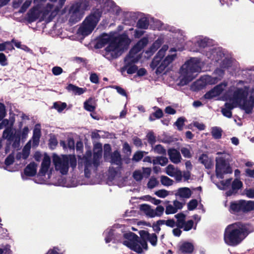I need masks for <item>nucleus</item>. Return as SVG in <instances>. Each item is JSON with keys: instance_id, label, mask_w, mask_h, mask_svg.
Segmentation results:
<instances>
[{"instance_id": "obj_1", "label": "nucleus", "mask_w": 254, "mask_h": 254, "mask_svg": "<svg viewBox=\"0 0 254 254\" xmlns=\"http://www.w3.org/2000/svg\"><path fill=\"white\" fill-rule=\"evenodd\" d=\"M247 225L235 223L229 225L224 234L225 243L229 246L235 247L240 244L251 232Z\"/></svg>"}, {"instance_id": "obj_2", "label": "nucleus", "mask_w": 254, "mask_h": 254, "mask_svg": "<svg viewBox=\"0 0 254 254\" xmlns=\"http://www.w3.org/2000/svg\"><path fill=\"white\" fill-rule=\"evenodd\" d=\"M130 42L127 34H121L112 38L108 46L102 51V55L109 61L117 59L127 50Z\"/></svg>"}, {"instance_id": "obj_3", "label": "nucleus", "mask_w": 254, "mask_h": 254, "mask_svg": "<svg viewBox=\"0 0 254 254\" xmlns=\"http://www.w3.org/2000/svg\"><path fill=\"white\" fill-rule=\"evenodd\" d=\"M166 50L160 49L153 59L150 66L152 69L156 68L155 72L157 75L163 73L165 68L175 60L176 54L168 55L162 61L165 56Z\"/></svg>"}, {"instance_id": "obj_4", "label": "nucleus", "mask_w": 254, "mask_h": 254, "mask_svg": "<svg viewBox=\"0 0 254 254\" xmlns=\"http://www.w3.org/2000/svg\"><path fill=\"white\" fill-rule=\"evenodd\" d=\"M53 161L56 169L59 170L63 175H66L68 173L69 164L73 169L76 168L77 165L76 158L74 155H64L61 158L55 154L53 156Z\"/></svg>"}, {"instance_id": "obj_5", "label": "nucleus", "mask_w": 254, "mask_h": 254, "mask_svg": "<svg viewBox=\"0 0 254 254\" xmlns=\"http://www.w3.org/2000/svg\"><path fill=\"white\" fill-rule=\"evenodd\" d=\"M199 64L198 60L195 58H191L187 61L181 66V72L184 74V78L182 80V82H184L185 84H187L194 79V77L192 75V74L198 72L200 70Z\"/></svg>"}, {"instance_id": "obj_6", "label": "nucleus", "mask_w": 254, "mask_h": 254, "mask_svg": "<svg viewBox=\"0 0 254 254\" xmlns=\"http://www.w3.org/2000/svg\"><path fill=\"white\" fill-rule=\"evenodd\" d=\"M102 15V12L99 9L89 15L83 22L81 28V32L83 35L90 34L96 27Z\"/></svg>"}, {"instance_id": "obj_7", "label": "nucleus", "mask_w": 254, "mask_h": 254, "mask_svg": "<svg viewBox=\"0 0 254 254\" xmlns=\"http://www.w3.org/2000/svg\"><path fill=\"white\" fill-rule=\"evenodd\" d=\"M233 170L224 157L216 158L215 173L217 178L223 179L224 175L232 174Z\"/></svg>"}, {"instance_id": "obj_8", "label": "nucleus", "mask_w": 254, "mask_h": 254, "mask_svg": "<svg viewBox=\"0 0 254 254\" xmlns=\"http://www.w3.org/2000/svg\"><path fill=\"white\" fill-rule=\"evenodd\" d=\"M20 136L21 131H17L14 133L10 127H7L4 130L2 133V137L7 140V142H9V144L12 143V147L14 149L19 147L20 145Z\"/></svg>"}, {"instance_id": "obj_9", "label": "nucleus", "mask_w": 254, "mask_h": 254, "mask_svg": "<svg viewBox=\"0 0 254 254\" xmlns=\"http://www.w3.org/2000/svg\"><path fill=\"white\" fill-rule=\"evenodd\" d=\"M177 219V227L183 229L185 231L190 230L193 227L194 222L192 220L186 221V215L183 212L179 213L174 216Z\"/></svg>"}, {"instance_id": "obj_10", "label": "nucleus", "mask_w": 254, "mask_h": 254, "mask_svg": "<svg viewBox=\"0 0 254 254\" xmlns=\"http://www.w3.org/2000/svg\"><path fill=\"white\" fill-rule=\"evenodd\" d=\"M69 13L70 17L69 22L74 24L81 20L83 17V13L80 10V6L79 3H76L71 6Z\"/></svg>"}, {"instance_id": "obj_11", "label": "nucleus", "mask_w": 254, "mask_h": 254, "mask_svg": "<svg viewBox=\"0 0 254 254\" xmlns=\"http://www.w3.org/2000/svg\"><path fill=\"white\" fill-rule=\"evenodd\" d=\"M194 246L192 243L187 241L179 243L177 245L178 254H190L193 252Z\"/></svg>"}, {"instance_id": "obj_12", "label": "nucleus", "mask_w": 254, "mask_h": 254, "mask_svg": "<svg viewBox=\"0 0 254 254\" xmlns=\"http://www.w3.org/2000/svg\"><path fill=\"white\" fill-rule=\"evenodd\" d=\"M238 105L247 114H252L254 107V96L251 95L248 99L247 98L243 100V104L241 103Z\"/></svg>"}, {"instance_id": "obj_13", "label": "nucleus", "mask_w": 254, "mask_h": 254, "mask_svg": "<svg viewBox=\"0 0 254 254\" xmlns=\"http://www.w3.org/2000/svg\"><path fill=\"white\" fill-rule=\"evenodd\" d=\"M40 14L39 7L37 6H34L27 13L26 20L28 23H31L39 18Z\"/></svg>"}, {"instance_id": "obj_14", "label": "nucleus", "mask_w": 254, "mask_h": 254, "mask_svg": "<svg viewBox=\"0 0 254 254\" xmlns=\"http://www.w3.org/2000/svg\"><path fill=\"white\" fill-rule=\"evenodd\" d=\"M108 161L111 164L115 165L121 168L123 164V159L120 152L116 150L108 156Z\"/></svg>"}, {"instance_id": "obj_15", "label": "nucleus", "mask_w": 254, "mask_h": 254, "mask_svg": "<svg viewBox=\"0 0 254 254\" xmlns=\"http://www.w3.org/2000/svg\"><path fill=\"white\" fill-rule=\"evenodd\" d=\"M248 93L247 91L242 88H238L234 92L233 100L236 104L239 105L242 101L247 98Z\"/></svg>"}, {"instance_id": "obj_16", "label": "nucleus", "mask_w": 254, "mask_h": 254, "mask_svg": "<svg viewBox=\"0 0 254 254\" xmlns=\"http://www.w3.org/2000/svg\"><path fill=\"white\" fill-rule=\"evenodd\" d=\"M51 164V158L47 154H45L41 163V168L38 172L40 176H45L48 172Z\"/></svg>"}, {"instance_id": "obj_17", "label": "nucleus", "mask_w": 254, "mask_h": 254, "mask_svg": "<svg viewBox=\"0 0 254 254\" xmlns=\"http://www.w3.org/2000/svg\"><path fill=\"white\" fill-rule=\"evenodd\" d=\"M168 154L171 162L178 164L182 159L180 152L175 148H170L168 150Z\"/></svg>"}, {"instance_id": "obj_18", "label": "nucleus", "mask_w": 254, "mask_h": 254, "mask_svg": "<svg viewBox=\"0 0 254 254\" xmlns=\"http://www.w3.org/2000/svg\"><path fill=\"white\" fill-rule=\"evenodd\" d=\"M134 50L131 49L128 55L125 58L124 62L127 63V66L129 65L130 64L135 65V64L139 61L140 57L139 56L135 57L134 56L136 54H134Z\"/></svg>"}, {"instance_id": "obj_19", "label": "nucleus", "mask_w": 254, "mask_h": 254, "mask_svg": "<svg viewBox=\"0 0 254 254\" xmlns=\"http://www.w3.org/2000/svg\"><path fill=\"white\" fill-rule=\"evenodd\" d=\"M96 106V100L94 97L89 98L83 104L84 109L87 111L92 113L95 112Z\"/></svg>"}, {"instance_id": "obj_20", "label": "nucleus", "mask_w": 254, "mask_h": 254, "mask_svg": "<svg viewBox=\"0 0 254 254\" xmlns=\"http://www.w3.org/2000/svg\"><path fill=\"white\" fill-rule=\"evenodd\" d=\"M243 199L234 201L230 202V211L231 213H243Z\"/></svg>"}, {"instance_id": "obj_21", "label": "nucleus", "mask_w": 254, "mask_h": 254, "mask_svg": "<svg viewBox=\"0 0 254 254\" xmlns=\"http://www.w3.org/2000/svg\"><path fill=\"white\" fill-rule=\"evenodd\" d=\"M37 164L34 162L30 163L24 169V174L28 177H33L37 173Z\"/></svg>"}, {"instance_id": "obj_22", "label": "nucleus", "mask_w": 254, "mask_h": 254, "mask_svg": "<svg viewBox=\"0 0 254 254\" xmlns=\"http://www.w3.org/2000/svg\"><path fill=\"white\" fill-rule=\"evenodd\" d=\"M123 244L137 254H142L143 252L142 248L138 244V242L134 241L131 243L127 241H123Z\"/></svg>"}, {"instance_id": "obj_23", "label": "nucleus", "mask_w": 254, "mask_h": 254, "mask_svg": "<svg viewBox=\"0 0 254 254\" xmlns=\"http://www.w3.org/2000/svg\"><path fill=\"white\" fill-rule=\"evenodd\" d=\"M198 160L207 169H211L213 166L212 160L209 158L208 155L205 154H202L199 157Z\"/></svg>"}, {"instance_id": "obj_24", "label": "nucleus", "mask_w": 254, "mask_h": 254, "mask_svg": "<svg viewBox=\"0 0 254 254\" xmlns=\"http://www.w3.org/2000/svg\"><path fill=\"white\" fill-rule=\"evenodd\" d=\"M112 40L108 35H104L101 37L96 42L94 47L95 49H101L104 47L106 44H109L110 41Z\"/></svg>"}, {"instance_id": "obj_25", "label": "nucleus", "mask_w": 254, "mask_h": 254, "mask_svg": "<svg viewBox=\"0 0 254 254\" xmlns=\"http://www.w3.org/2000/svg\"><path fill=\"white\" fill-rule=\"evenodd\" d=\"M148 39L147 37H143L131 49L134 50V54H137L144 48L148 44Z\"/></svg>"}, {"instance_id": "obj_26", "label": "nucleus", "mask_w": 254, "mask_h": 254, "mask_svg": "<svg viewBox=\"0 0 254 254\" xmlns=\"http://www.w3.org/2000/svg\"><path fill=\"white\" fill-rule=\"evenodd\" d=\"M66 89L68 91H72L75 95H80L85 92L87 90L86 88H81L71 83H69L66 86Z\"/></svg>"}, {"instance_id": "obj_27", "label": "nucleus", "mask_w": 254, "mask_h": 254, "mask_svg": "<svg viewBox=\"0 0 254 254\" xmlns=\"http://www.w3.org/2000/svg\"><path fill=\"white\" fill-rule=\"evenodd\" d=\"M175 195L182 198H189L191 196V191L189 188H180L178 190V191L175 193Z\"/></svg>"}, {"instance_id": "obj_28", "label": "nucleus", "mask_w": 254, "mask_h": 254, "mask_svg": "<svg viewBox=\"0 0 254 254\" xmlns=\"http://www.w3.org/2000/svg\"><path fill=\"white\" fill-rule=\"evenodd\" d=\"M127 63H125L124 65L121 68L122 73L126 70L127 74H132L135 73L137 70L138 66L137 65L131 64L128 66H127Z\"/></svg>"}, {"instance_id": "obj_29", "label": "nucleus", "mask_w": 254, "mask_h": 254, "mask_svg": "<svg viewBox=\"0 0 254 254\" xmlns=\"http://www.w3.org/2000/svg\"><path fill=\"white\" fill-rule=\"evenodd\" d=\"M243 213H246L254 210V201L243 199Z\"/></svg>"}, {"instance_id": "obj_30", "label": "nucleus", "mask_w": 254, "mask_h": 254, "mask_svg": "<svg viewBox=\"0 0 254 254\" xmlns=\"http://www.w3.org/2000/svg\"><path fill=\"white\" fill-rule=\"evenodd\" d=\"M149 24V20L146 17H142L138 20L136 27L140 29H147Z\"/></svg>"}, {"instance_id": "obj_31", "label": "nucleus", "mask_w": 254, "mask_h": 254, "mask_svg": "<svg viewBox=\"0 0 254 254\" xmlns=\"http://www.w3.org/2000/svg\"><path fill=\"white\" fill-rule=\"evenodd\" d=\"M140 210L143 212L148 217L152 218L153 213V209L151 208V206L147 204H142L140 205Z\"/></svg>"}, {"instance_id": "obj_32", "label": "nucleus", "mask_w": 254, "mask_h": 254, "mask_svg": "<svg viewBox=\"0 0 254 254\" xmlns=\"http://www.w3.org/2000/svg\"><path fill=\"white\" fill-rule=\"evenodd\" d=\"M140 210L143 212L148 217L152 218L153 213V209L151 208V206L147 204H142L140 205Z\"/></svg>"}, {"instance_id": "obj_33", "label": "nucleus", "mask_w": 254, "mask_h": 254, "mask_svg": "<svg viewBox=\"0 0 254 254\" xmlns=\"http://www.w3.org/2000/svg\"><path fill=\"white\" fill-rule=\"evenodd\" d=\"M168 162V158L166 157L157 156L152 160L154 165L159 164L162 166L166 165Z\"/></svg>"}, {"instance_id": "obj_34", "label": "nucleus", "mask_w": 254, "mask_h": 254, "mask_svg": "<svg viewBox=\"0 0 254 254\" xmlns=\"http://www.w3.org/2000/svg\"><path fill=\"white\" fill-rule=\"evenodd\" d=\"M161 42L159 40L155 41L150 47L146 51V53L150 55H153L161 46Z\"/></svg>"}, {"instance_id": "obj_35", "label": "nucleus", "mask_w": 254, "mask_h": 254, "mask_svg": "<svg viewBox=\"0 0 254 254\" xmlns=\"http://www.w3.org/2000/svg\"><path fill=\"white\" fill-rule=\"evenodd\" d=\"M124 238L127 240L125 241H127L131 243L134 241L137 242V240L138 239V236L132 232L125 233L124 234Z\"/></svg>"}, {"instance_id": "obj_36", "label": "nucleus", "mask_w": 254, "mask_h": 254, "mask_svg": "<svg viewBox=\"0 0 254 254\" xmlns=\"http://www.w3.org/2000/svg\"><path fill=\"white\" fill-rule=\"evenodd\" d=\"M222 132V129L218 127H213L211 129L212 136L215 139H219L221 138Z\"/></svg>"}, {"instance_id": "obj_37", "label": "nucleus", "mask_w": 254, "mask_h": 254, "mask_svg": "<svg viewBox=\"0 0 254 254\" xmlns=\"http://www.w3.org/2000/svg\"><path fill=\"white\" fill-rule=\"evenodd\" d=\"M163 113L162 110L160 108H158L155 112L150 115L149 120L150 121H153L155 120V118L156 119H160L163 117Z\"/></svg>"}, {"instance_id": "obj_38", "label": "nucleus", "mask_w": 254, "mask_h": 254, "mask_svg": "<svg viewBox=\"0 0 254 254\" xmlns=\"http://www.w3.org/2000/svg\"><path fill=\"white\" fill-rule=\"evenodd\" d=\"M164 212V208L162 205H158L155 210L153 209V213L152 218L156 216L161 217Z\"/></svg>"}, {"instance_id": "obj_39", "label": "nucleus", "mask_w": 254, "mask_h": 254, "mask_svg": "<svg viewBox=\"0 0 254 254\" xmlns=\"http://www.w3.org/2000/svg\"><path fill=\"white\" fill-rule=\"evenodd\" d=\"M243 184L241 181L235 179L232 183V189L237 193L238 190L243 187Z\"/></svg>"}, {"instance_id": "obj_40", "label": "nucleus", "mask_w": 254, "mask_h": 254, "mask_svg": "<svg viewBox=\"0 0 254 254\" xmlns=\"http://www.w3.org/2000/svg\"><path fill=\"white\" fill-rule=\"evenodd\" d=\"M67 107V104L65 102H55L53 104V108L56 109L58 112L61 113Z\"/></svg>"}, {"instance_id": "obj_41", "label": "nucleus", "mask_w": 254, "mask_h": 254, "mask_svg": "<svg viewBox=\"0 0 254 254\" xmlns=\"http://www.w3.org/2000/svg\"><path fill=\"white\" fill-rule=\"evenodd\" d=\"M29 143V142L27 143V144L23 147L22 151L21 154L22 155V158L24 160L28 158L30 153L31 146L30 144L28 145Z\"/></svg>"}, {"instance_id": "obj_42", "label": "nucleus", "mask_w": 254, "mask_h": 254, "mask_svg": "<svg viewBox=\"0 0 254 254\" xmlns=\"http://www.w3.org/2000/svg\"><path fill=\"white\" fill-rule=\"evenodd\" d=\"M161 183L165 186H170L173 185L174 181L166 176H162L161 177Z\"/></svg>"}, {"instance_id": "obj_43", "label": "nucleus", "mask_w": 254, "mask_h": 254, "mask_svg": "<svg viewBox=\"0 0 254 254\" xmlns=\"http://www.w3.org/2000/svg\"><path fill=\"white\" fill-rule=\"evenodd\" d=\"M111 146L109 144H105L104 145V157L106 160H108V156L112 153Z\"/></svg>"}, {"instance_id": "obj_44", "label": "nucleus", "mask_w": 254, "mask_h": 254, "mask_svg": "<svg viewBox=\"0 0 254 254\" xmlns=\"http://www.w3.org/2000/svg\"><path fill=\"white\" fill-rule=\"evenodd\" d=\"M144 153H147V152L142 151H136L133 156L132 160L136 162L140 161L143 157Z\"/></svg>"}, {"instance_id": "obj_45", "label": "nucleus", "mask_w": 254, "mask_h": 254, "mask_svg": "<svg viewBox=\"0 0 254 254\" xmlns=\"http://www.w3.org/2000/svg\"><path fill=\"white\" fill-rule=\"evenodd\" d=\"M148 143L151 145H154L156 141V136L152 131H150L146 135Z\"/></svg>"}, {"instance_id": "obj_46", "label": "nucleus", "mask_w": 254, "mask_h": 254, "mask_svg": "<svg viewBox=\"0 0 254 254\" xmlns=\"http://www.w3.org/2000/svg\"><path fill=\"white\" fill-rule=\"evenodd\" d=\"M154 151L155 152L163 155H165L166 154V149L161 144L156 145L154 148Z\"/></svg>"}, {"instance_id": "obj_47", "label": "nucleus", "mask_w": 254, "mask_h": 254, "mask_svg": "<svg viewBox=\"0 0 254 254\" xmlns=\"http://www.w3.org/2000/svg\"><path fill=\"white\" fill-rule=\"evenodd\" d=\"M186 121V119L183 117L179 118L177 121L175 123V125L177 127L179 130H182L183 129V126H184V122Z\"/></svg>"}, {"instance_id": "obj_48", "label": "nucleus", "mask_w": 254, "mask_h": 254, "mask_svg": "<svg viewBox=\"0 0 254 254\" xmlns=\"http://www.w3.org/2000/svg\"><path fill=\"white\" fill-rule=\"evenodd\" d=\"M147 240L153 246H156L157 245L158 240V238L156 234L155 233L150 234Z\"/></svg>"}, {"instance_id": "obj_49", "label": "nucleus", "mask_w": 254, "mask_h": 254, "mask_svg": "<svg viewBox=\"0 0 254 254\" xmlns=\"http://www.w3.org/2000/svg\"><path fill=\"white\" fill-rule=\"evenodd\" d=\"M198 205V201L195 199H191L188 203V209L190 211H192L195 209Z\"/></svg>"}, {"instance_id": "obj_50", "label": "nucleus", "mask_w": 254, "mask_h": 254, "mask_svg": "<svg viewBox=\"0 0 254 254\" xmlns=\"http://www.w3.org/2000/svg\"><path fill=\"white\" fill-rule=\"evenodd\" d=\"M163 224H165L167 226L171 228H174L177 226V221L175 222L173 219H169L167 220H161Z\"/></svg>"}, {"instance_id": "obj_51", "label": "nucleus", "mask_w": 254, "mask_h": 254, "mask_svg": "<svg viewBox=\"0 0 254 254\" xmlns=\"http://www.w3.org/2000/svg\"><path fill=\"white\" fill-rule=\"evenodd\" d=\"M225 85V84L220 83L216 85L214 88H212L213 90L215 91L216 95L217 96L220 95L222 93V92L224 90L223 86Z\"/></svg>"}, {"instance_id": "obj_52", "label": "nucleus", "mask_w": 254, "mask_h": 254, "mask_svg": "<svg viewBox=\"0 0 254 254\" xmlns=\"http://www.w3.org/2000/svg\"><path fill=\"white\" fill-rule=\"evenodd\" d=\"M181 152L183 156L185 158H190L192 157L190 150L187 147H182L181 148Z\"/></svg>"}, {"instance_id": "obj_53", "label": "nucleus", "mask_w": 254, "mask_h": 254, "mask_svg": "<svg viewBox=\"0 0 254 254\" xmlns=\"http://www.w3.org/2000/svg\"><path fill=\"white\" fill-rule=\"evenodd\" d=\"M14 162V157L13 153L9 154L4 160V164L8 166L12 165Z\"/></svg>"}, {"instance_id": "obj_54", "label": "nucleus", "mask_w": 254, "mask_h": 254, "mask_svg": "<svg viewBox=\"0 0 254 254\" xmlns=\"http://www.w3.org/2000/svg\"><path fill=\"white\" fill-rule=\"evenodd\" d=\"M177 212V210L174 205L173 206L171 204H169L166 207L165 213L167 215L171 214H175Z\"/></svg>"}, {"instance_id": "obj_55", "label": "nucleus", "mask_w": 254, "mask_h": 254, "mask_svg": "<svg viewBox=\"0 0 254 254\" xmlns=\"http://www.w3.org/2000/svg\"><path fill=\"white\" fill-rule=\"evenodd\" d=\"M132 177L136 181H140L143 179V174L140 170H135L133 173Z\"/></svg>"}, {"instance_id": "obj_56", "label": "nucleus", "mask_w": 254, "mask_h": 254, "mask_svg": "<svg viewBox=\"0 0 254 254\" xmlns=\"http://www.w3.org/2000/svg\"><path fill=\"white\" fill-rule=\"evenodd\" d=\"M159 184V182L155 178H151L147 184V187L149 189H152L157 186Z\"/></svg>"}, {"instance_id": "obj_57", "label": "nucleus", "mask_w": 254, "mask_h": 254, "mask_svg": "<svg viewBox=\"0 0 254 254\" xmlns=\"http://www.w3.org/2000/svg\"><path fill=\"white\" fill-rule=\"evenodd\" d=\"M161 221V220H159L157 221L156 223H153L152 225L153 230L157 234H158L161 230L160 225H163Z\"/></svg>"}, {"instance_id": "obj_58", "label": "nucleus", "mask_w": 254, "mask_h": 254, "mask_svg": "<svg viewBox=\"0 0 254 254\" xmlns=\"http://www.w3.org/2000/svg\"><path fill=\"white\" fill-rule=\"evenodd\" d=\"M33 136L40 137L41 136V125L37 124L35 125L33 129Z\"/></svg>"}, {"instance_id": "obj_59", "label": "nucleus", "mask_w": 254, "mask_h": 254, "mask_svg": "<svg viewBox=\"0 0 254 254\" xmlns=\"http://www.w3.org/2000/svg\"><path fill=\"white\" fill-rule=\"evenodd\" d=\"M209 40L207 38H204L197 41V44L199 47L204 48L208 46Z\"/></svg>"}, {"instance_id": "obj_60", "label": "nucleus", "mask_w": 254, "mask_h": 254, "mask_svg": "<svg viewBox=\"0 0 254 254\" xmlns=\"http://www.w3.org/2000/svg\"><path fill=\"white\" fill-rule=\"evenodd\" d=\"M11 42L14 43L15 46L17 48L22 49L24 51H26L29 49L26 45H22L21 42L17 41L14 39H12Z\"/></svg>"}, {"instance_id": "obj_61", "label": "nucleus", "mask_w": 254, "mask_h": 254, "mask_svg": "<svg viewBox=\"0 0 254 254\" xmlns=\"http://www.w3.org/2000/svg\"><path fill=\"white\" fill-rule=\"evenodd\" d=\"M175 167L174 165L172 164H169L168 165V166L166 168V174L171 176V177H174V172H175Z\"/></svg>"}, {"instance_id": "obj_62", "label": "nucleus", "mask_w": 254, "mask_h": 254, "mask_svg": "<svg viewBox=\"0 0 254 254\" xmlns=\"http://www.w3.org/2000/svg\"><path fill=\"white\" fill-rule=\"evenodd\" d=\"M6 115L5 106L3 103H0V121L5 117Z\"/></svg>"}, {"instance_id": "obj_63", "label": "nucleus", "mask_w": 254, "mask_h": 254, "mask_svg": "<svg viewBox=\"0 0 254 254\" xmlns=\"http://www.w3.org/2000/svg\"><path fill=\"white\" fill-rule=\"evenodd\" d=\"M216 96H217L216 95L215 91L213 89H211L204 95L203 97L206 99H211Z\"/></svg>"}, {"instance_id": "obj_64", "label": "nucleus", "mask_w": 254, "mask_h": 254, "mask_svg": "<svg viewBox=\"0 0 254 254\" xmlns=\"http://www.w3.org/2000/svg\"><path fill=\"white\" fill-rule=\"evenodd\" d=\"M31 1L29 0H26L23 4L21 6L19 12V13H24L25 12L27 8L29 7V6L31 4Z\"/></svg>"}]
</instances>
